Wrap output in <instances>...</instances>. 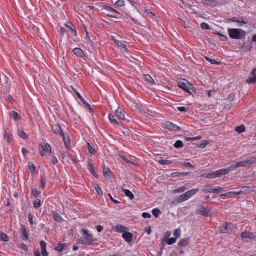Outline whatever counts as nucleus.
<instances>
[{
    "instance_id": "nucleus-1",
    "label": "nucleus",
    "mask_w": 256,
    "mask_h": 256,
    "mask_svg": "<svg viewBox=\"0 0 256 256\" xmlns=\"http://www.w3.org/2000/svg\"><path fill=\"white\" fill-rule=\"evenodd\" d=\"M230 37L234 40H241L246 35V32L242 29L230 28L228 30Z\"/></svg>"
},
{
    "instance_id": "nucleus-2",
    "label": "nucleus",
    "mask_w": 256,
    "mask_h": 256,
    "mask_svg": "<svg viewBox=\"0 0 256 256\" xmlns=\"http://www.w3.org/2000/svg\"><path fill=\"white\" fill-rule=\"evenodd\" d=\"M82 235L83 236H86L80 240V242L82 244L86 246H91L93 244L94 240L92 234L89 233V231L88 230H82Z\"/></svg>"
},
{
    "instance_id": "nucleus-3",
    "label": "nucleus",
    "mask_w": 256,
    "mask_h": 256,
    "mask_svg": "<svg viewBox=\"0 0 256 256\" xmlns=\"http://www.w3.org/2000/svg\"><path fill=\"white\" fill-rule=\"evenodd\" d=\"M178 86L184 90L186 92L190 94H192L190 90L192 88V86L187 80L185 79L180 80L178 82Z\"/></svg>"
},
{
    "instance_id": "nucleus-4",
    "label": "nucleus",
    "mask_w": 256,
    "mask_h": 256,
    "mask_svg": "<svg viewBox=\"0 0 256 256\" xmlns=\"http://www.w3.org/2000/svg\"><path fill=\"white\" fill-rule=\"evenodd\" d=\"M228 22H236L238 24V26L242 27L244 24L248 23V20L246 18L242 16L234 17L228 20Z\"/></svg>"
},
{
    "instance_id": "nucleus-5",
    "label": "nucleus",
    "mask_w": 256,
    "mask_h": 256,
    "mask_svg": "<svg viewBox=\"0 0 256 256\" xmlns=\"http://www.w3.org/2000/svg\"><path fill=\"white\" fill-rule=\"evenodd\" d=\"M40 152L42 156H46L49 152L50 155L51 154L52 148L50 144L48 143H44L43 144L40 145Z\"/></svg>"
},
{
    "instance_id": "nucleus-6",
    "label": "nucleus",
    "mask_w": 256,
    "mask_h": 256,
    "mask_svg": "<svg viewBox=\"0 0 256 256\" xmlns=\"http://www.w3.org/2000/svg\"><path fill=\"white\" fill-rule=\"evenodd\" d=\"M234 226L232 223H226L220 228V232L222 234H232L234 231Z\"/></svg>"
},
{
    "instance_id": "nucleus-7",
    "label": "nucleus",
    "mask_w": 256,
    "mask_h": 256,
    "mask_svg": "<svg viewBox=\"0 0 256 256\" xmlns=\"http://www.w3.org/2000/svg\"><path fill=\"white\" fill-rule=\"evenodd\" d=\"M226 175L225 171L224 169L218 170L217 171L210 173L204 176L209 178H220L222 176Z\"/></svg>"
},
{
    "instance_id": "nucleus-8",
    "label": "nucleus",
    "mask_w": 256,
    "mask_h": 256,
    "mask_svg": "<svg viewBox=\"0 0 256 256\" xmlns=\"http://www.w3.org/2000/svg\"><path fill=\"white\" fill-rule=\"evenodd\" d=\"M196 213L198 214H201L206 217H209L212 215L211 212L202 206H198L196 210Z\"/></svg>"
},
{
    "instance_id": "nucleus-9",
    "label": "nucleus",
    "mask_w": 256,
    "mask_h": 256,
    "mask_svg": "<svg viewBox=\"0 0 256 256\" xmlns=\"http://www.w3.org/2000/svg\"><path fill=\"white\" fill-rule=\"evenodd\" d=\"M222 189V188L220 186L214 188V186L212 185H209L208 186L204 189L203 192L205 193L210 192L218 194Z\"/></svg>"
},
{
    "instance_id": "nucleus-10",
    "label": "nucleus",
    "mask_w": 256,
    "mask_h": 256,
    "mask_svg": "<svg viewBox=\"0 0 256 256\" xmlns=\"http://www.w3.org/2000/svg\"><path fill=\"white\" fill-rule=\"evenodd\" d=\"M164 127L170 130L178 132L180 130V128L177 125L169 122H166L164 124Z\"/></svg>"
},
{
    "instance_id": "nucleus-11",
    "label": "nucleus",
    "mask_w": 256,
    "mask_h": 256,
    "mask_svg": "<svg viewBox=\"0 0 256 256\" xmlns=\"http://www.w3.org/2000/svg\"><path fill=\"white\" fill-rule=\"evenodd\" d=\"M255 160L254 159L248 160L240 162L237 163L238 168H246L254 164Z\"/></svg>"
},
{
    "instance_id": "nucleus-12",
    "label": "nucleus",
    "mask_w": 256,
    "mask_h": 256,
    "mask_svg": "<svg viewBox=\"0 0 256 256\" xmlns=\"http://www.w3.org/2000/svg\"><path fill=\"white\" fill-rule=\"evenodd\" d=\"M122 237L128 243H130L132 240L133 235L132 233L126 232L122 234Z\"/></svg>"
},
{
    "instance_id": "nucleus-13",
    "label": "nucleus",
    "mask_w": 256,
    "mask_h": 256,
    "mask_svg": "<svg viewBox=\"0 0 256 256\" xmlns=\"http://www.w3.org/2000/svg\"><path fill=\"white\" fill-rule=\"evenodd\" d=\"M242 238H250L254 240L256 238V236L252 233L246 231L244 232L241 235Z\"/></svg>"
},
{
    "instance_id": "nucleus-14",
    "label": "nucleus",
    "mask_w": 256,
    "mask_h": 256,
    "mask_svg": "<svg viewBox=\"0 0 256 256\" xmlns=\"http://www.w3.org/2000/svg\"><path fill=\"white\" fill-rule=\"evenodd\" d=\"M60 136H62V139L64 140V142L66 146L68 148L70 149L71 144H70V137L69 135L68 134H64Z\"/></svg>"
},
{
    "instance_id": "nucleus-15",
    "label": "nucleus",
    "mask_w": 256,
    "mask_h": 256,
    "mask_svg": "<svg viewBox=\"0 0 256 256\" xmlns=\"http://www.w3.org/2000/svg\"><path fill=\"white\" fill-rule=\"evenodd\" d=\"M68 245L66 244H60L55 248V250L60 252H62L68 249Z\"/></svg>"
},
{
    "instance_id": "nucleus-16",
    "label": "nucleus",
    "mask_w": 256,
    "mask_h": 256,
    "mask_svg": "<svg viewBox=\"0 0 256 256\" xmlns=\"http://www.w3.org/2000/svg\"><path fill=\"white\" fill-rule=\"evenodd\" d=\"M114 230L119 233H124L127 231L128 228L122 225L118 224L114 228Z\"/></svg>"
},
{
    "instance_id": "nucleus-17",
    "label": "nucleus",
    "mask_w": 256,
    "mask_h": 256,
    "mask_svg": "<svg viewBox=\"0 0 256 256\" xmlns=\"http://www.w3.org/2000/svg\"><path fill=\"white\" fill-rule=\"evenodd\" d=\"M52 215L54 218V220L58 222H62L64 221L63 218L60 216V215L55 211H52Z\"/></svg>"
},
{
    "instance_id": "nucleus-18",
    "label": "nucleus",
    "mask_w": 256,
    "mask_h": 256,
    "mask_svg": "<svg viewBox=\"0 0 256 256\" xmlns=\"http://www.w3.org/2000/svg\"><path fill=\"white\" fill-rule=\"evenodd\" d=\"M121 188L122 192H124L126 196L128 197L130 200H134V196L130 190L125 189L123 186H122Z\"/></svg>"
},
{
    "instance_id": "nucleus-19",
    "label": "nucleus",
    "mask_w": 256,
    "mask_h": 256,
    "mask_svg": "<svg viewBox=\"0 0 256 256\" xmlns=\"http://www.w3.org/2000/svg\"><path fill=\"white\" fill-rule=\"evenodd\" d=\"M40 246L42 248V254L43 256H48V253L46 251V243L42 240L40 242Z\"/></svg>"
},
{
    "instance_id": "nucleus-20",
    "label": "nucleus",
    "mask_w": 256,
    "mask_h": 256,
    "mask_svg": "<svg viewBox=\"0 0 256 256\" xmlns=\"http://www.w3.org/2000/svg\"><path fill=\"white\" fill-rule=\"evenodd\" d=\"M52 130L54 132L60 136L62 135L64 133L63 132L62 128L59 125L54 124L52 126Z\"/></svg>"
},
{
    "instance_id": "nucleus-21",
    "label": "nucleus",
    "mask_w": 256,
    "mask_h": 256,
    "mask_svg": "<svg viewBox=\"0 0 256 256\" xmlns=\"http://www.w3.org/2000/svg\"><path fill=\"white\" fill-rule=\"evenodd\" d=\"M73 52L75 55L80 58H83L85 56V54L83 52V50L80 48H75L73 50Z\"/></svg>"
},
{
    "instance_id": "nucleus-22",
    "label": "nucleus",
    "mask_w": 256,
    "mask_h": 256,
    "mask_svg": "<svg viewBox=\"0 0 256 256\" xmlns=\"http://www.w3.org/2000/svg\"><path fill=\"white\" fill-rule=\"evenodd\" d=\"M20 232H22V237L24 240H28V236L26 232V228L25 226L22 225L20 228Z\"/></svg>"
},
{
    "instance_id": "nucleus-23",
    "label": "nucleus",
    "mask_w": 256,
    "mask_h": 256,
    "mask_svg": "<svg viewBox=\"0 0 256 256\" xmlns=\"http://www.w3.org/2000/svg\"><path fill=\"white\" fill-rule=\"evenodd\" d=\"M255 72H256V68H254L252 72V74L253 76L250 77L246 80L248 84H254L256 82V75L254 74Z\"/></svg>"
},
{
    "instance_id": "nucleus-24",
    "label": "nucleus",
    "mask_w": 256,
    "mask_h": 256,
    "mask_svg": "<svg viewBox=\"0 0 256 256\" xmlns=\"http://www.w3.org/2000/svg\"><path fill=\"white\" fill-rule=\"evenodd\" d=\"M198 188H196L186 192L185 194H186L188 200H189L190 198L195 195L198 192Z\"/></svg>"
},
{
    "instance_id": "nucleus-25",
    "label": "nucleus",
    "mask_w": 256,
    "mask_h": 256,
    "mask_svg": "<svg viewBox=\"0 0 256 256\" xmlns=\"http://www.w3.org/2000/svg\"><path fill=\"white\" fill-rule=\"evenodd\" d=\"M198 188H196L186 192L185 194H186L188 200H189L190 198L195 195L198 192Z\"/></svg>"
},
{
    "instance_id": "nucleus-26",
    "label": "nucleus",
    "mask_w": 256,
    "mask_h": 256,
    "mask_svg": "<svg viewBox=\"0 0 256 256\" xmlns=\"http://www.w3.org/2000/svg\"><path fill=\"white\" fill-rule=\"evenodd\" d=\"M88 168L92 174L94 176H96V175L97 174L96 172L94 167L91 162V160H89L88 162Z\"/></svg>"
},
{
    "instance_id": "nucleus-27",
    "label": "nucleus",
    "mask_w": 256,
    "mask_h": 256,
    "mask_svg": "<svg viewBox=\"0 0 256 256\" xmlns=\"http://www.w3.org/2000/svg\"><path fill=\"white\" fill-rule=\"evenodd\" d=\"M113 40H114L116 44V45L118 47L126 51L128 50V49L126 48V46L124 44V42L116 40L114 38H113Z\"/></svg>"
},
{
    "instance_id": "nucleus-28",
    "label": "nucleus",
    "mask_w": 256,
    "mask_h": 256,
    "mask_svg": "<svg viewBox=\"0 0 256 256\" xmlns=\"http://www.w3.org/2000/svg\"><path fill=\"white\" fill-rule=\"evenodd\" d=\"M116 114L118 118L120 120H124L125 116L124 114L122 112L121 109L120 108H118V109L116 112Z\"/></svg>"
},
{
    "instance_id": "nucleus-29",
    "label": "nucleus",
    "mask_w": 256,
    "mask_h": 256,
    "mask_svg": "<svg viewBox=\"0 0 256 256\" xmlns=\"http://www.w3.org/2000/svg\"><path fill=\"white\" fill-rule=\"evenodd\" d=\"M66 26L70 30L74 36H77V32L74 26L70 22H68L66 24Z\"/></svg>"
},
{
    "instance_id": "nucleus-30",
    "label": "nucleus",
    "mask_w": 256,
    "mask_h": 256,
    "mask_svg": "<svg viewBox=\"0 0 256 256\" xmlns=\"http://www.w3.org/2000/svg\"><path fill=\"white\" fill-rule=\"evenodd\" d=\"M188 175V172H173L171 174V176L172 178H180L182 176H186Z\"/></svg>"
},
{
    "instance_id": "nucleus-31",
    "label": "nucleus",
    "mask_w": 256,
    "mask_h": 256,
    "mask_svg": "<svg viewBox=\"0 0 256 256\" xmlns=\"http://www.w3.org/2000/svg\"><path fill=\"white\" fill-rule=\"evenodd\" d=\"M188 200V198H187L186 196L184 193V194L180 195V196H179V197L178 198L176 201L178 204H180V203H182V202H183L185 201H186Z\"/></svg>"
},
{
    "instance_id": "nucleus-32",
    "label": "nucleus",
    "mask_w": 256,
    "mask_h": 256,
    "mask_svg": "<svg viewBox=\"0 0 256 256\" xmlns=\"http://www.w3.org/2000/svg\"><path fill=\"white\" fill-rule=\"evenodd\" d=\"M40 186L42 189H44L47 180L46 176L44 174H43L40 176Z\"/></svg>"
},
{
    "instance_id": "nucleus-33",
    "label": "nucleus",
    "mask_w": 256,
    "mask_h": 256,
    "mask_svg": "<svg viewBox=\"0 0 256 256\" xmlns=\"http://www.w3.org/2000/svg\"><path fill=\"white\" fill-rule=\"evenodd\" d=\"M237 168H238V166H237V164H232L228 168L226 169H224L225 171L226 174H228L230 172L232 171Z\"/></svg>"
},
{
    "instance_id": "nucleus-34",
    "label": "nucleus",
    "mask_w": 256,
    "mask_h": 256,
    "mask_svg": "<svg viewBox=\"0 0 256 256\" xmlns=\"http://www.w3.org/2000/svg\"><path fill=\"white\" fill-rule=\"evenodd\" d=\"M0 238L1 240L4 242H8L9 241V238L6 234L4 232H0Z\"/></svg>"
},
{
    "instance_id": "nucleus-35",
    "label": "nucleus",
    "mask_w": 256,
    "mask_h": 256,
    "mask_svg": "<svg viewBox=\"0 0 256 256\" xmlns=\"http://www.w3.org/2000/svg\"><path fill=\"white\" fill-rule=\"evenodd\" d=\"M108 118L111 124L116 126L118 125V123L117 120L115 118L114 116V115L110 114L108 116Z\"/></svg>"
},
{
    "instance_id": "nucleus-36",
    "label": "nucleus",
    "mask_w": 256,
    "mask_h": 256,
    "mask_svg": "<svg viewBox=\"0 0 256 256\" xmlns=\"http://www.w3.org/2000/svg\"><path fill=\"white\" fill-rule=\"evenodd\" d=\"M104 176L106 178H107V177L110 178V177H111V176L112 175V172L109 168H105L104 170Z\"/></svg>"
},
{
    "instance_id": "nucleus-37",
    "label": "nucleus",
    "mask_w": 256,
    "mask_h": 256,
    "mask_svg": "<svg viewBox=\"0 0 256 256\" xmlns=\"http://www.w3.org/2000/svg\"><path fill=\"white\" fill-rule=\"evenodd\" d=\"M235 130L238 134H242L245 132L246 128L244 125H241L240 126H237Z\"/></svg>"
},
{
    "instance_id": "nucleus-38",
    "label": "nucleus",
    "mask_w": 256,
    "mask_h": 256,
    "mask_svg": "<svg viewBox=\"0 0 256 256\" xmlns=\"http://www.w3.org/2000/svg\"><path fill=\"white\" fill-rule=\"evenodd\" d=\"M152 214L154 216V217L158 218L160 214H161L162 212L159 209L154 208L152 210Z\"/></svg>"
},
{
    "instance_id": "nucleus-39",
    "label": "nucleus",
    "mask_w": 256,
    "mask_h": 256,
    "mask_svg": "<svg viewBox=\"0 0 256 256\" xmlns=\"http://www.w3.org/2000/svg\"><path fill=\"white\" fill-rule=\"evenodd\" d=\"M10 116L14 118L16 122H18L20 120L19 114L17 112L12 111L10 114Z\"/></svg>"
},
{
    "instance_id": "nucleus-40",
    "label": "nucleus",
    "mask_w": 256,
    "mask_h": 256,
    "mask_svg": "<svg viewBox=\"0 0 256 256\" xmlns=\"http://www.w3.org/2000/svg\"><path fill=\"white\" fill-rule=\"evenodd\" d=\"M243 193H244V191H242V190H240V191L230 192H228V193H226L225 194H222L221 196H228V194H232L234 195L238 196V195H240Z\"/></svg>"
},
{
    "instance_id": "nucleus-41",
    "label": "nucleus",
    "mask_w": 256,
    "mask_h": 256,
    "mask_svg": "<svg viewBox=\"0 0 256 256\" xmlns=\"http://www.w3.org/2000/svg\"><path fill=\"white\" fill-rule=\"evenodd\" d=\"M19 136L24 140H26L28 138V136L22 130H18V131Z\"/></svg>"
},
{
    "instance_id": "nucleus-42",
    "label": "nucleus",
    "mask_w": 256,
    "mask_h": 256,
    "mask_svg": "<svg viewBox=\"0 0 256 256\" xmlns=\"http://www.w3.org/2000/svg\"><path fill=\"white\" fill-rule=\"evenodd\" d=\"M34 206L36 209L40 208L42 206L41 201L40 199H36L34 202Z\"/></svg>"
},
{
    "instance_id": "nucleus-43",
    "label": "nucleus",
    "mask_w": 256,
    "mask_h": 256,
    "mask_svg": "<svg viewBox=\"0 0 256 256\" xmlns=\"http://www.w3.org/2000/svg\"><path fill=\"white\" fill-rule=\"evenodd\" d=\"M174 146L176 148H180L184 147V144L181 140H178L175 142Z\"/></svg>"
},
{
    "instance_id": "nucleus-44",
    "label": "nucleus",
    "mask_w": 256,
    "mask_h": 256,
    "mask_svg": "<svg viewBox=\"0 0 256 256\" xmlns=\"http://www.w3.org/2000/svg\"><path fill=\"white\" fill-rule=\"evenodd\" d=\"M208 142L207 140L203 141L200 144H198L197 145V147L200 148H204L208 144Z\"/></svg>"
},
{
    "instance_id": "nucleus-45",
    "label": "nucleus",
    "mask_w": 256,
    "mask_h": 256,
    "mask_svg": "<svg viewBox=\"0 0 256 256\" xmlns=\"http://www.w3.org/2000/svg\"><path fill=\"white\" fill-rule=\"evenodd\" d=\"M50 156L52 158V164L55 165L58 162V158L54 156V152H51V154H50Z\"/></svg>"
},
{
    "instance_id": "nucleus-46",
    "label": "nucleus",
    "mask_w": 256,
    "mask_h": 256,
    "mask_svg": "<svg viewBox=\"0 0 256 256\" xmlns=\"http://www.w3.org/2000/svg\"><path fill=\"white\" fill-rule=\"evenodd\" d=\"M189 244L188 239H183L179 242V244L182 246H186Z\"/></svg>"
},
{
    "instance_id": "nucleus-47",
    "label": "nucleus",
    "mask_w": 256,
    "mask_h": 256,
    "mask_svg": "<svg viewBox=\"0 0 256 256\" xmlns=\"http://www.w3.org/2000/svg\"><path fill=\"white\" fill-rule=\"evenodd\" d=\"M145 80L146 82H148L152 84L154 83V80L152 78V77L150 74H146L144 76Z\"/></svg>"
},
{
    "instance_id": "nucleus-48",
    "label": "nucleus",
    "mask_w": 256,
    "mask_h": 256,
    "mask_svg": "<svg viewBox=\"0 0 256 256\" xmlns=\"http://www.w3.org/2000/svg\"><path fill=\"white\" fill-rule=\"evenodd\" d=\"M206 60L208 62H210L211 64H216V65H218L220 64V62L216 61L214 59H212L210 58H208V57H206Z\"/></svg>"
},
{
    "instance_id": "nucleus-49",
    "label": "nucleus",
    "mask_w": 256,
    "mask_h": 256,
    "mask_svg": "<svg viewBox=\"0 0 256 256\" xmlns=\"http://www.w3.org/2000/svg\"><path fill=\"white\" fill-rule=\"evenodd\" d=\"M100 8L102 10H105L107 11L114 10V9L110 6L106 5H102L100 6Z\"/></svg>"
},
{
    "instance_id": "nucleus-50",
    "label": "nucleus",
    "mask_w": 256,
    "mask_h": 256,
    "mask_svg": "<svg viewBox=\"0 0 256 256\" xmlns=\"http://www.w3.org/2000/svg\"><path fill=\"white\" fill-rule=\"evenodd\" d=\"M88 150L90 152V153L91 154H94L96 153L95 149L92 147V146L90 145V144L89 142H88Z\"/></svg>"
},
{
    "instance_id": "nucleus-51",
    "label": "nucleus",
    "mask_w": 256,
    "mask_h": 256,
    "mask_svg": "<svg viewBox=\"0 0 256 256\" xmlns=\"http://www.w3.org/2000/svg\"><path fill=\"white\" fill-rule=\"evenodd\" d=\"M172 162L170 160H161L158 161V164L160 165L165 166L171 164Z\"/></svg>"
},
{
    "instance_id": "nucleus-52",
    "label": "nucleus",
    "mask_w": 256,
    "mask_h": 256,
    "mask_svg": "<svg viewBox=\"0 0 256 256\" xmlns=\"http://www.w3.org/2000/svg\"><path fill=\"white\" fill-rule=\"evenodd\" d=\"M94 188L99 196H102L103 195V192L100 188L98 185H96L94 186Z\"/></svg>"
},
{
    "instance_id": "nucleus-53",
    "label": "nucleus",
    "mask_w": 256,
    "mask_h": 256,
    "mask_svg": "<svg viewBox=\"0 0 256 256\" xmlns=\"http://www.w3.org/2000/svg\"><path fill=\"white\" fill-rule=\"evenodd\" d=\"M4 136L6 139H7V141L8 143H10L12 142V140L10 138V135L6 132V130H4Z\"/></svg>"
},
{
    "instance_id": "nucleus-54",
    "label": "nucleus",
    "mask_w": 256,
    "mask_h": 256,
    "mask_svg": "<svg viewBox=\"0 0 256 256\" xmlns=\"http://www.w3.org/2000/svg\"><path fill=\"white\" fill-rule=\"evenodd\" d=\"M28 169L32 173H34L36 170V166L33 164H30L28 165Z\"/></svg>"
},
{
    "instance_id": "nucleus-55",
    "label": "nucleus",
    "mask_w": 256,
    "mask_h": 256,
    "mask_svg": "<svg viewBox=\"0 0 256 256\" xmlns=\"http://www.w3.org/2000/svg\"><path fill=\"white\" fill-rule=\"evenodd\" d=\"M176 238H168L166 242H167L168 244L172 245V244H174L176 242Z\"/></svg>"
},
{
    "instance_id": "nucleus-56",
    "label": "nucleus",
    "mask_w": 256,
    "mask_h": 256,
    "mask_svg": "<svg viewBox=\"0 0 256 256\" xmlns=\"http://www.w3.org/2000/svg\"><path fill=\"white\" fill-rule=\"evenodd\" d=\"M185 190H186V188L184 186H181V187L179 188H178L174 190V194L182 193V192H184L185 191Z\"/></svg>"
},
{
    "instance_id": "nucleus-57",
    "label": "nucleus",
    "mask_w": 256,
    "mask_h": 256,
    "mask_svg": "<svg viewBox=\"0 0 256 256\" xmlns=\"http://www.w3.org/2000/svg\"><path fill=\"white\" fill-rule=\"evenodd\" d=\"M144 12L147 16L151 18H153L154 16V14L150 10L146 9Z\"/></svg>"
},
{
    "instance_id": "nucleus-58",
    "label": "nucleus",
    "mask_w": 256,
    "mask_h": 256,
    "mask_svg": "<svg viewBox=\"0 0 256 256\" xmlns=\"http://www.w3.org/2000/svg\"><path fill=\"white\" fill-rule=\"evenodd\" d=\"M32 194L34 195V196H35V197H36V196H39L40 194H41V192L38 191L36 188H32Z\"/></svg>"
},
{
    "instance_id": "nucleus-59",
    "label": "nucleus",
    "mask_w": 256,
    "mask_h": 256,
    "mask_svg": "<svg viewBox=\"0 0 256 256\" xmlns=\"http://www.w3.org/2000/svg\"><path fill=\"white\" fill-rule=\"evenodd\" d=\"M116 4L119 7H122L124 6V2L122 0H118L116 3Z\"/></svg>"
},
{
    "instance_id": "nucleus-60",
    "label": "nucleus",
    "mask_w": 256,
    "mask_h": 256,
    "mask_svg": "<svg viewBox=\"0 0 256 256\" xmlns=\"http://www.w3.org/2000/svg\"><path fill=\"white\" fill-rule=\"evenodd\" d=\"M201 28L203 30H209L210 29V26L208 24L205 22H202L201 24Z\"/></svg>"
},
{
    "instance_id": "nucleus-61",
    "label": "nucleus",
    "mask_w": 256,
    "mask_h": 256,
    "mask_svg": "<svg viewBox=\"0 0 256 256\" xmlns=\"http://www.w3.org/2000/svg\"><path fill=\"white\" fill-rule=\"evenodd\" d=\"M120 156L121 157V158L126 163L128 164H134L131 162L130 160H128L126 156H120Z\"/></svg>"
},
{
    "instance_id": "nucleus-62",
    "label": "nucleus",
    "mask_w": 256,
    "mask_h": 256,
    "mask_svg": "<svg viewBox=\"0 0 256 256\" xmlns=\"http://www.w3.org/2000/svg\"><path fill=\"white\" fill-rule=\"evenodd\" d=\"M76 94L78 98L82 101V102L84 104H85L86 103V101L82 97V96L80 95V94L79 92H76Z\"/></svg>"
},
{
    "instance_id": "nucleus-63",
    "label": "nucleus",
    "mask_w": 256,
    "mask_h": 256,
    "mask_svg": "<svg viewBox=\"0 0 256 256\" xmlns=\"http://www.w3.org/2000/svg\"><path fill=\"white\" fill-rule=\"evenodd\" d=\"M142 216L144 218H150L152 217V216L150 214H149L148 212H144L142 214Z\"/></svg>"
},
{
    "instance_id": "nucleus-64",
    "label": "nucleus",
    "mask_w": 256,
    "mask_h": 256,
    "mask_svg": "<svg viewBox=\"0 0 256 256\" xmlns=\"http://www.w3.org/2000/svg\"><path fill=\"white\" fill-rule=\"evenodd\" d=\"M28 219L32 225L34 224L33 216L31 214H29L28 216Z\"/></svg>"
}]
</instances>
